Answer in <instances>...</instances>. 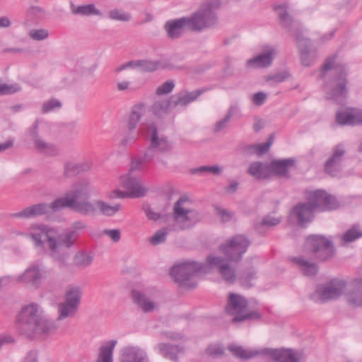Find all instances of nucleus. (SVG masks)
I'll use <instances>...</instances> for the list:
<instances>
[{"instance_id":"21","label":"nucleus","mask_w":362,"mask_h":362,"mask_svg":"<svg viewBox=\"0 0 362 362\" xmlns=\"http://www.w3.org/2000/svg\"><path fill=\"white\" fill-rule=\"evenodd\" d=\"M185 27L190 30L189 21L187 17L168 21L164 25L168 37L170 39L180 37L182 35Z\"/></svg>"},{"instance_id":"22","label":"nucleus","mask_w":362,"mask_h":362,"mask_svg":"<svg viewBox=\"0 0 362 362\" xmlns=\"http://www.w3.org/2000/svg\"><path fill=\"white\" fill-rule=\"evenodd\" d=\"M160 66V62L155 60H132L116 68L115 71L119 73L127 68L138 69L144 72H153Z\"/></svg>"},{"instance_id":"50","label":"nucleus","mask_w":362,"mask_h":362,"mask_svg":"<svg viewBox=\"0 0 362 362\" xmlns=\"http://www.w3.org/2000/svg\"><path fill=\"white\" fill-rule=\"evenodd\" d=\"M29 37L36 41H41L47 39L49 32L46 29H32L29 31Z\"/></svg>"},{"instance_id":"29","label":"nucleus","mask_w":362,"mask_h":362,"mask_svg":"<svg viewBox=\"0 0 362 362\" xmlns=\"http://www.w3.org/2000/svg\"><path fill=\"white\" fill-rule=\"evenodd\" d=\"M295 162L296 160L293 158L274 160L269 165L271 173L279 177H288V170L294 165Z\"/></svg>"},{"instance_id":"32","label":"nucleus","mask_w":362,"mask_h":362,"mask_svg":"<svg viewBox=\"0 0 362 362\" xmlns=\"http://www.w3.org/2000/svg\"><path fill=\"white\" fill-rule=\"evenodd\" d=\"M247 173L257 180H264L270 176L271 169L267 163L255 161L250 163Z\"/></svg>"},{"instance_id":"52","label":"nucleus","mask_w":362,"mask_h":362,"mask_svg":"<svg viewBox=\"0 0 362 362\" xmlns=\"http://www.w3.org/2000/svg\"><path fill=\"white\" fill-rule=\"evenodd\" d=\"M143 156H139L136 158H133L131 162V167L129 170L128 173L133 174L135 170H141L145 163H147L146 160L144 159Z\"/></svg>"},{"instance_id":"9","label":"nucleus","mask_w":362,"mask_h":362,"mask_svg":"<svg viewBox=\"0 0 362 362\" xmlns=\"http://www.w3.org/2000/svg\"><path fill=\"white\" fill-rule=\"evenodd\" d=\"M305 251L320 262L331 259L336 253L332 240L321 235H309L305 242Z\"/></svg>"},{"instance_id":"45","label":"nucleus","mask_w":362,"mask_h":362,"mask_svg":"<svg viewBox=\"0 0 362 362\" xmlns=\"http://www.w3.org/2000/svg\"><path fill=\"white\" fill-rule=\"evenodd\" d=\"M322 211L335 210L339 207V203L332 194L325 190Z\"/></svg>"},{"instance_id":"59","label":"nucleus","mask_w":362,"mask_h":362,"mask_svg":"<svg viewBox=\"0 0 362 362\" xmlns=\"http://www.w3.org/2000/svg\"><path fill=\"white\" fill-rule=\"evenodd\" d=\"M143 209L146 216L150 220L157 221L160 218V214L154 211L148 205L144 206Z\"/></svg>"},{"instance_id":"36","label":"nucleus","mask_w":362,"mask_h":362,"mask_svg":"<svg viewBox=\"0 0 362 362\" xmlns=\"http://www.w3.org/2000/svg\"><path fill=\"white\" fill-rule=\"evenodd\" d=\"M117 342V340H110L102 345L96 362H112L113 351Z\"/></svg>"},{"instance_id":"38","label":"nucleus","mask_w":362,"mask_h":362,"mask_svg":"<svg viewBox=\"0 0 362 362\" xmlns=\"http://www.w3.org/2000/svg\"><path fill=\"white\" fill-rule=\"evenodd\" d=\"M144 112L145 108L143 105H136L132 107L127 122V128L129 131L135 129Z\"/></svg>"},{"instance_id":"10","label":"nucleus","mask_w":362,"mask_h":362,"mask_svg":"<svg viewBox=\"0 0 362 362\" xmlns=\"http://www.w3.org/2000/svg\"><path fill=\"white\" fill-rule=\"evenodd\" d=\"M31 232L28 235L36 247H42L45 242L48 244L50 256L54 259H64V256L57 253V230L44 224H34L30 226Z\"/></svg>"},{"instance_id":"13","label":"nucleus","mask_w":362,"mask_h":362,"mask_svg":"<svg viewBox=\"0 0 362 362\" xmlns=\"http://www.w3.org/2000/svg\"><path fill=\"white\" fill-rule=\"evenodd\" d=\"M346 286L345 281L339 279H333L327 284L319 286L316 288V293L321 302L334 300L340 297Z\"/></svg>"},{"instance_id":"27","label":"nucleus","mask_w":362,"mask_h":362,"mask_svg":"<svg viewBox=\"0 0 362 362\" xmlns=\"http://www.w3.org/2000/svg\"><path fill=\"white\" fill-rule=\"evenodd\" d=\"M274 49H269L264 53L258 54L254 58L247 61L246 65L249 68H263L269 66L273 62Z\"/></svg>"},{"instance_id":"53","label":"nucleus","mask_w":362,"mask_h":362,"mask_svg":"<svg viewBox=\"0 0 362 362\" xmlns=\"http://www.w3.org/2000/svg\"><path fill=\"white\" fill-rule=\"evenodd\" d=\"M215 211L216 215L221 218L222 222L223 223L230 221L234 215L233 212L228 211L226 209L218 206H215Z\"/></svg>"},{"instance_id":"47","label":"nucleus","mask_w":362,"mask_h":362,"mask_svg":"<svg viewBox=\"0 0 362 362\" xmlns=\"http://www.w3.org/2000/svg\"><path fill=\"white\" fill-rule=\"evenodd\" d=\"M62 106V103L55 98H51L43 103L42 106V113L46 114L49 112L54 110L56 108H61Z\"/></svg>"},{"instance_id":"18","label":"nucleus","mask_w":362,"mask_h":362,"mask_svg":"<svg viewBox=\"0 0 362 362\" xmlns=\"http://www.w3.org/2000/svg\"><path fill=\"white\" fill-rule=\"evenodd\" d=\"M45 276V272L38 265H31L18 277V281L38 288Z\"/></svg>"},{"instance_id":"49","label":"nucleus","mask_w":362,"mask_h":362,"mask_svg":"<svg viewBox=\"0 0 362 362\" xmlns=\"http://www.w3.org/2000/svg\"><path fill=\"white\" fill-rule=\"evenodd\" d=\"M221 172V167L217 164L214 165H202L193 170V173H209L214 175H218Z\"/></svg>"},{"instance_id":"58","label":"nucleus","mask_w":362,"mask_h":362,"mask_svg":"<svg viewBox=\"0 0 362 362\" xmlns=\"http://www.w3.org/2000/svg\"><path fill=\"white\" fill-rule=\"evenodd\" d=\"M103 234L110 238L115 243L119 242L121 238L119 229H105L103 230Z\"/></svg>"},{"instance_id":"7","label":"nucleus","mask_w":362,"mask_h":362,"mask_svg":"<svg viewBox=\"0 0 362 362\" xmlns=\"http://www.w3.org/2000/svg\"><path fill=\"white\" fill-rule=\"evenodd\" d=\"M227 314L233 316V322L259 320L262 317L257 308H249L247 300L241 295L230 293L225 308Z\"/></svg>"},{"instance_id":"33","label":"nucleus","mask_w":362,"mask_h":362,"mask_svg":"<svg viewBox=\"0 0 362 362\" xmlns=\"http://www.w3.org/2000/svg\"><path fill=\"white\" fill-rule=\"evenodd\" d=\"M304 196L307 202L315 210V211H322V204L325 197L324 189L309 190L304 191Z\"/></svg>"},{"instance_id":"24","label":"nucleus","mask_w":362,"mask_h":362,"mask_svg":"<svg viewBox=\"0 0 362 362\" xmlns=\"http://www.w3.org/2000/svg\"><path fill=\"white\" fill-rule=\"evenodd\" d=\"M150 144L158 153H168L173 148L172 143L167 138L158 136V129L155 124L150 126Z\"/></svg>"},{"instance_id":"15","label":"nucleus","mask_w":362,"mask_h":362,"mask_svg":"<svg viewBox=\"0 0 362 362\" xmlns=\"http://www.w3.org/2000/svg\"><path fill=\"white\" fill-rule=\"evenodd\" d=\"M346 153L344 144H338L332 149V153L324 165L325 172L332 177L339 174L342 169V161Z\"/></svg>"},{"instance_id":"25","label":"nucleus","mask_w":362,"mask_h":362,"mask_svg":"<svg viewBox=\"0 0 362 362\" xmlns=\"http://www.w3.org/2000/svg\"><path fill=\"white\" fill-rule=\"evenodd\" d=\"M77 236L74 231H69L68 229L65 230L62 233L58 235L57 240V253L60 256H64V259H56L57 261L64 263L68 254L62 252V247L70 248L71 247L77 240Z\"/></svg>"},{"instance_id":"16","label":"nucleus","mask_w":362,"mask_h":362,"mask_svg":"<svg viewBox=\"0 0 362 362\" xmlns=\"http://www.w3.org/2000/svg\"><path fill=\"white\" fill-rule=\"evenodd\" d=\"M262 354L270 356L276 362H299L302 354L293 349H264Z\"/></svg>"},{"instance_id":"34","label":"nucleus","mask_w":362,"mask_h":362,"mask_svg":"<svg viewBox=\"0 0 362 362\" xmlns=\"http://www.w3.org/2000/svg\"><path fill=\"white\" fill-rule=\"evenodd\" d=\"M92 168V163L88 160L81 163L66 162L64 165V175L66 177L76 175L88 172Z\"/></svg>"},{"instance_id":"23","label":"nucleus","mask_w":362,"mask_h":362,"mask_svg":"<svg viewBox=\"0 0 362 362\" xmlns=\"http://www.w3.org/2000/svg\"><path fill=\"white\" fill-rule=\"evenodd\" d=\"M120 362H149L146 353L138 346L124 347L121 352Z\"/></svg>"},{"instance_id":"43","label":"nucleus","mask_w":362,"mask_h":362,"mask_svg":"<svg viewBox=\"0 0 362 362\" xmlns=\"http://www.w3.org/2000/svg\"><path fill=\"white\" fill-rule=\"evenodd\" d=\"M362 237V228L359 225H354L348 229L342 236V240L346 243H351Z\"/></svg>"},{"instance_id":"46","label":"nucleus","mask_w":362,"mask_h":362,"mask_svg":"<svg viewBox=\"0 0 362 362\" xmlns=\"http://www.w3.org/2000/svg\"><path fill=\"white\" fill-rule=\"evenodd\" d=\"M281 222V218L279 217H274L271 215L265 216L261 223L256 224L255 228L259 232H260V229L262 226H267V227H272L275 226L278 224H279Z\"/></svg>"},{"instance_id":"4","label":"nucleus","mask_w":362,"mask_h":362,"mask_svg":"<svg viewBox=\"0 0 362 362\" xmlns=\"http://www.w3.org/2000/svg\"><path fill=\"white\" fill-rule=\"evenodd\" d=\"M274 9L278 14L282 27L289 30H291L293 24L296 27L294 35L297 42L301 63L305 66H311L316 57V50L313 47L310 40L305 37L302 32L299 30L300 23L293 21V19L288 13L286 6L279 5L276 6Z\"/></svg>"},{"instance_id":"63","label":"nucleus","mask_w":362,"mask_h":362,"mask_svg":"<svg viewBox=\"0 0 362 362\" xmlns=\"http://www.w3.org/2000/svg\"><path fill=\"white\" fill-rule=\"evenodd\" d=\"M23 362H39L38 351L36 350L29 351L26 354Z\"/></svg>"},{"instance_id":"62","label":"nucleus","mask_w":362,"mask_h":362,"mask_svg":"<svg viewBox=\"0 0 362 362\" xmlns=\"http://www.w3.org/2000/svg\"><path fill=\"white\" fill-rule=\"evenodd\" d=\"M267 98V95L263 92H258L252 95V102L256 105H262L264 103Z\"/></svg>"},{"instance_id":"61","label":"nucleus","mask_w":362,"mask_h":362,"mask_svg":"<svg viewBox=\"0 0 362 362\" xmlns=\"http://www.w3.org/2000/svg\"><path fill=\"white\" fill-rule=\"evenodd\" d=\"M157 153H158V152L155 148L151 147V144H149V146L146 148L142 156L147 162H150L156 157Z\"/></svg>"},{"instance_id":"14","label":"nucleus","mask_w":362,"mask_h":362,"mask_svg":"<svg viewBox=\"0 0 362 362\" xmlns=\"http://www.w3.org/2000/svg\"><path fill=\"white\" fill-rule=\"evenodd\" d=\"M206 262L208 268L216 269L226 283L231 284L235 281V269L230 265V261L221 257L210 255L207 257Z\"/></svg>"},{"instance_id":"57","label":"nucleus","mask_w":362,"mask_h":362,"mask_svg":"<svg viewBox=\"0 0 362 362\" xmlns=\"http://www.w3.org/2000/svg\"><path fill=\"white\" fill-rule=\"evenodd\" d=\"M206 353L211 356H221L224 354V349L218 344H212L207 347Z\"/></svg>"},{"instance_id":"40","label":"nucleus","mask_w":362,"mask_h":362,"mask_svg":"<svg viewBox=\"0 0 362 362\" xmlns=\"http://www.w3.org/2000/svg\"><path fill=\"white\" fill-rule=\"evenodd\" d=\"M71 11L75 15H81V16H91V15H96L100 16L101 15V12L95 8V6L94 4H86L78 6H75L74 4L71 5Z\"/></svg>"},{"instance_id":"55","label":"nucleus","mask_w":362,"mask_h":362,"mask_svg":"<svg viewBox=\"0 0 362 362\" xmlns=\"http://www.w3.org/2000/svg\"><path fill=\"white\" fill-rule=\"evenodd\" d=\"M243 151L247 154H257L259 156L264 154V152H262V144L247 145L243 148Z\"/></svg>"},{"instance_id":"64","label":"nucleus","mask_w":362,"mask_h":362,"mask_svg":"<svg viewBox=\"0 0 362 362\" xmlns=\"http://www.w3.org/2000/svg\"><path fill=\"white\" fill-rule=\"evenodd\" d=\"M86 228V225L82 221H75L74 222L71 227L68 228L69 231H74L76 233V235L78 237V231L83 230Z\"/></svg>"},{"instance_id":"56","label":"nucleus","mask_w":362,"mask_h":362,"mask_svg":"<svg viewBox=\"0 0 362 362\" xmlns=\"http://www.w3.org/2000/svg\"><path fill=\"white\" fill-rule=\"evenodd\" d=\"M21 90L20 87L17 85H7L6 83H3L0 81V94H11L16 92H18Z\"/></svg>"},{"instance_id":"1","label":"nucleus","mask_w":362,"mask_h":362,"mask_svg":"<svg viewBox=\"0 0 362 362\" xmlns=\"http://www.w3.org/2000/svg\"><path fill=\"white\" fill-rule=\"evenodd\" d=\"M93 189L94 187L89 180H80L73 185L71 189L64 197L56 199L49 204L40 203L27 206L18 212L11 214L9 216L13 218L29 219L45 215L49 209L58 211L64 208H69L79 214L88 216H95L97 209L106 216H112L119 211V204L110 205L102 200L91 202L90 198Z\"/></svg>"},{"instance_id":"42","label":"nucleus","mask_w":362,"mask_h":362,"mask_svg":"<svg viewBox=\"0 0 362 362\" xmlns=\"http://www.w3.org/2000/svg\"><path fill=\"white\" fill-rule=\"evenodd\" d=\"M229 351H230L236 357L247 360L259 354L257 351H252L250 350L245 349L242 346L236 345H230L228 346Z\"/></svg>"},{"instance_id":"6","label":"nucleus","mask_w":362,"mask_h":362,"mask_svg":"<svg viewBox=\"0 0 362 362\" xmlns=\"http://www.w3.org/2000/svg\"><path fill=\"white\" fill-rule=\"evenodd\" d=\"M188 203L189 199L185 197H180L174 203L172 217L175 230H188L202 218V216L198 210L188 208Z\"/></svg>"},{"instance_id":"60","label":"nucleus","mask_w":362,"mask_h":362,"mask_svg":"<svg viewBox=\"0 0 362 362\" xmlns=\"http://www.w3.org/2000/svg\"><path fill=\"white\" fill-rule=\"evenodd\" d=\"M230 120V118L229 117V116L225 115V117L222 119L218 121L216 123L214 129V132H216V133L220 132L221 131H222L223 129L226 128L228 127V124Z\"/></svg>"},{"instance_id":"30","label":"nucleus","mask_w":362,"mask_h":362,"mask_svg":"<svg viewBox=\"0 0 362 362\" xmlns=\"http://www.w3.org/2000/svg\"><path fill=\"white\" fill-rule=\"evenodd\" d=\"M156 348L164 358L173 362H178V354L184 351L183 346L166 343H160Z\"/></svg>"},{"instance_id":"44","label":"nucleus","mask_w":362,"mask_h":362,"mask_svg":"<svg viewBox=\"0 0 362 362\" xmlns=\"http://www.w3.org/2000/svg\"><path fill=\"white\" fill-rule=\"evenodd\" d=\"M256 277V271L253 267H251L240 274L239 281L240 284L246 287L252 286V281Z\"/></svg>"},{"instance_id":"2","label":"nucleus","mask_w":362,"mask_h":362,"mask_svg":"<svg viewBox=\"0 0 362 362\" xmlns=\"http://www.w3.org/2000/svg\"><path fill=\"white\" fill-rule=\"evenodd\" d=\"M16 330L27 338L46 334L54 327L44 315L42 309L35 303L22 308L16 319Z\"/></svg>"},{"instance_id":"20","label":"nucleus","mask_w":362,"mask_h":362,"mask_svg":"<svg viewBox=\"0 0 362 362\" xmlns=\"http://www.w3.org/2000/svg\"><path fill=\"white\" fill-rule=\"evenodd\" d=\"M206 90V88H202L192 92L185 90L171 95L174 108L187 106L191 103L195 101Z\"/></svg>"},{"instance_id":"39","label":"nucleus","mask_w":362,"mask_h":362,"mask_svg":"<svg viewBox=\"0 0 362 362\" xmlns=\"http://www.w3.org/2000/svg\"><path fill=\"white\" fill-rule=\"evenodd\" d=\"M93 260V256L90 253L79 251L74 255L73 263L78 268L85 269L92 264Z\"/></svg>"},{"instance_id":"12","label":"nucleus","mask_w":362,"mask_h":362,"mask_svg":"<svg viewBox=\"0 0 362 362\" xmlns=\"http://www.w3.org/2000/svg\"><path fill=\"white\" fill-rule=\"evenodd\" d=\"M250 245V241L245 235H237L226 240L219 247L226 260L238 263L243 259Z\"/></svg>"},{"instance_id":"11","label":"nucleus","mask_w":362,"mask_h":362,"mask_svg":"<svg viewBox=\"0 0 362 362\" xmlns=\"http://www.w3.org/2000/svg\"><path fill=\"white\" fill-rule=\"evenodd\" d=\"M82 288L78 286H69L64 293V301L57 305V320L74 317L82 298Z\"/></svg>"},{"instance_id":"35","label":"nucleus","mask_w":362,"mask_h":362,"mask_svg":"<svg viewBox=\"0 0 362 362\" xmlns=\"http://www.w3.org/2000/svg\"><path fill=\"white\" fill-rule=\"evenodd\" d=\"M292 262L299 267L305 276H314L317 273L318 267L316 264L305 259L303 257H293Z\"/></svg>"},{"instance_id":"26","label":"nucleus","mask_w":362,"mask_h":362,"mask_svg":"<svg viewBox=\"0 0 362 362\" xmlns=\"http://www.w3.org/2000/svg\"><path fill=\"white\" fill-rule=\"evenodd\" d=\"M336 122L341 126L358 125L362 124V112L338 111Z\"/></svg>"},{"instance_id":"5","label":"nucleus","mask_w":362,"mask_h":362,"mask_svg":"<svg viewBox=\"0 0 362 362\" xmlns=\"http://www.w3.org/2000/svg\"><path fill=\"white\" fill-rule=\"evenodd\" d=\"M208 272V266L196 261L186 260L174 265L170 275L181 287L194 288L197 284L194 278L198 273Z\"/></svg>"},{"instance_id":"54","label":"nucleus","mask_w":362,"mask_h":362,"mask_svg":"<svg viewBox=\"0 0 362 362\" xmlns=\"http://www.w3.org/2000/svg\"><path fill=\"white\" fill-rule=\"evenodd\" d=\"M175 83L173 81H167L156 89V94L158 95L168 94L173 90Z\"/></svg>"},{"instance_id":"41","label":"nucleus","mask_w":362,"mask_h":362,"mask_svg":"<svg viewBox=\"0 0 362 362\" xmlns=\"http://www.w3.org/2000/svg\"><path fill=\"white\" fill-rule=\"evenodd\" d=\"M33 142L35 147L38 151L50 156H55L57 154L55 146L52 144L46 142L40 136L33 140Z\"/></svg>"},{"instance_id":"17","label":"nucleus","mask_w":362,"mask_h":362,"mask_svg":"<svg viewBox=\"0 0 362 362\" xmlns=\"http://www.w3.org/2000/svg\"><path fill=\"white\" fill-rule=\"evenodd\" d=\"M122 186L127 190L131 198H138L146 195L147 189L144 187L141 181L133 175L127 173L120 177Z\"/></svg>"},{"instance_id":"28","label":"nucleus","mask_w":362,"mask_h":362,"mask_svg":"<svg viewBox=\"0 0 362 362\" xmlns=\"http://www.w3.org/2000/svg\"><path fill=\"white\" fill-rule=\"evenodd\" d=\"M345 298L351 306L354 308L362 306V280L353 283L352 288L346 293Z\"/></svg>"},{"instance_id":"8","label":"nucleus","mask_w":362,"mask_h":362,"mask_svg":"<svg viewBox=\"0 0 362 362\" xmlns=\"http://www.w3.org/2000/svg\"><path fill=\"white\" fill-rule=\"evenodd\" d=\"M221 5L220 0H207L197 11L187 17L192 31H201L214 25L218 21L216 11Z\"/></svg>"},{"instance_id":"19","label":"nucleus","mask_w":362,"mask_h":362,"mask_svg":"<svg viewBox=\"0 0 362 362\" xmlns=\"http://www.w3.org/2000/svg\"><path fill=\"white\" fill-rule=\"evenodd\" d=\"M314 212L315 210L308 202L296 204L291 211L292 215L296 217L298 225L303 227L313 221Z\"/></svg>"},{"instance_id":"3","label":"nucleus","mask_w":362,"mask_h":362,"mask_svg":"<svg viewBox=\"0 0 362 362\" xmlns=\"http://www.w3.org/2000/svg\"><path fill=\"white\" fill-rule=\"evenodd\" d=\"M335 56L327 58L322 66L320 76L324 78L327 71H332V78L327 81L324 87L325 98L337 104H341L346 100L348 95L347 73L344 65L335 64Z\"/></svg>"},{"instance_id":"48","label":"nucleus","mask_w":362,"mask_h":362,"mask_svg":"<svg viewBox=\"0 0 362 362\" xmlns=\"http://www.w3.org/2000/svg\"><path fill=\"white\" fill-rule=\"evenodd\" d=\"M108 17L112 20L119 21H129L131 19L129 13L123 12L117 8L110 11L108 12Z\"/></svg>"},{"instance_id":"31","label":"nucleus","mask_w":362,"mask_h":362,"mask_svg":"<svg viewBox=\"0 0 362 362\" xmlns=\"http://www.w3.org/2000/svg\"><path fill=\"white\" fill-rule=\"evenodd\" d=\"M132 297L134 303H136L144 313H147L152 312L156 308V303L140 291L132 290Z\"/></svg>"},{"instance_id":"37","label":"nucleus","mask_w":362,"mask_h":362,"mask_svg":"<svg viewBox=\"0 0 362 362\" xmlns=\"http://www.w3.org/2000/svg\"><path fill=\"white\" fill-rule=\"evenodd\" d=\"M153 114L158 117L168 114L174 107L171 97L167 100H158L153 103L151 107Z\"/></svg>"},{"instance_id":"51","label":"nucleus","mask_w":362,"mask_h":362,"mask_svg":"<svg viewBox=\"0 0 362 362\" xmlns=\"http://www.w3.org/2000/svg\"><path fill=\"white\" fill-rule=\"evenodd\" d=\"M167 235L168 231L166 228H162L156 231L150 238V243L153 245L161 244L165 241Z\"/></svg>"}]
</instances>
